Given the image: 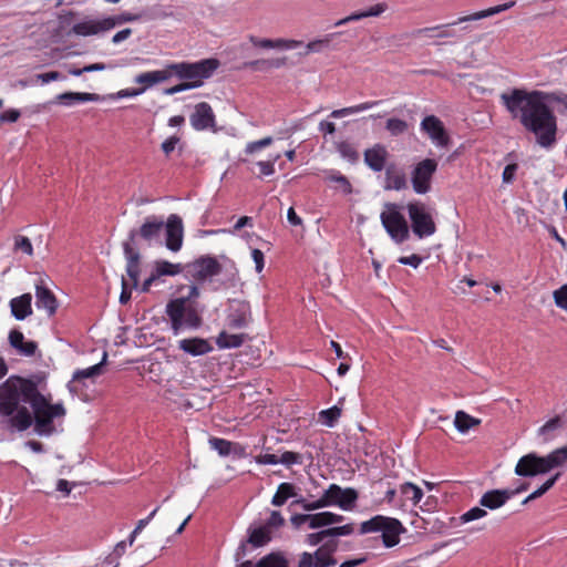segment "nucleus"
Returning a JSON list of instances; mask_svg holds the SVG:
<instances>
[{"label":"nucleus","instance_id":"1","mask_svg":"<svg viewBox=\"0 0 567 567\" xmlns=\"http://www.w3.org/2000/svg\"><path fill=\"white\" fill-rule=\"evenodd\" d=\"M512 120L534 135L536 144L551 150L558 141V120L550 102L561 104L567 114V94L513 87L499 95Z\"/></svg>","mask_w":567,"mask_h":567},{"label":"nucleus","instance_id":"2","mask_svg":"<svg viewBox=\"0 0 567 567\" xmlns=\"http://www.w3.org/2000/svg\"><path fill=\"white\" fill-rule=\"evenodd\" d=\"M37 389L34 382L19 377H10L0 385V415L7 429L23 432L32 425V413L21 403L30 404Z\"/></svg>","mask_w":567,"mask_h":567},{"label":"nucleus","instance_id":"3","mask_svg":"<svg viewBox=\"0 0 567 567\" xmlns=\"http://www.w3.org/2000/svg\"><path fill=\"white\" fill-rule=\"evenodd\" d=\"M566 463L567 445L551 451L546 456H538L535 453L522 456L515 466V474L524 477L536 476L538 474H546L556 467L564 466Z\"/></svg>","mask_w":567,"mask_h":567},{"label":"nucleus","instance_id":"4","mask_svg":"<svg viewBox=\"0 0 567 567\" xmlns=\"http://www.w3.org/2000/svg\"><path fill=\"white\" fill-rule=\"evenodd\" d=\"M566 463L567 445L551 451L546 456H538L535 453L522 456L515 466V474L524 477L536 476L538 474H546L556 467L564 466Z\"/></svg>","mask_w":567,"mask_h":567},{"label":"nucleus","instance_id":"5","mask_svg":"<svg viewBox=\"0 0 567 567\" xmlns=\"http://www.w3.org/2000/svg\"><path fill=\"white\" fill-rule=\"evenodd\" d=\"M359 494L353 487H341L338 484H330L323 491L321 497L313 502L306 499L298 501L302 508L307 512L316 511L328 506H338L342 511H352L355 507Z\"/></svg>","mask_w":567,"mask_h":567},{"label":"nucleus","instance_id":"6","mask_svg":"<svg viewBox=\"0 0 567 567\" xmlns=\"http://www.w3.org/2000/svg\"><path fill=\"white\" fill-rule=\"evenodd\" d=\"M30 405L33 411L34 431L39 435H51L54 432L53 419L65 415V409L62 403L51 404L38 389Z\"/></svg>","mask_w":567,"mask_h":567},{"label":"nucleus","instance_id":"7","mask_svg":"<svg viewBox=\"0 0 567 567\" xmlns=\"http://www.w3.org/2000/svg\"><path fill=\"white\" fill-rule=\"evenodd\" d=\"M166 315L171 321L174 334L183 329H196L202 323L198 303H190L188 299H173L166 305Z\"/></svg>","mask_w":567,"mask_h":567},{"label":"nucleus","instance_id":"8","mask_svg":"<svg viewBox=\"0 0 567 567\" xmlns=\"http://www.w3.org/2000/svg\"><path fill=\"white\" fill-rule=\"evenodd\" d=\"M220 62L215 58L204 59L197 62L171 63L173 76L185 80L193 89L199 87L219 68Z\"/></svg>","mask_w":567,"mask_h":567},{"label":"nucleus","instance_id":"9","mask_svg":"<svg viewBox=\"0 0 567 567\" xmlns=\"http://www.w3.org/2000/svg\"><path fill=\"white\" fill-rule=\"evenodd\" d=\"M514 4H515V2L511 1V2H506L503 4L495 6V7H491L485 10H481V11L474 12L468 16L460 17L457 20H455L451 23H447V24H441V25L419 29L415 31L414 34H415V37H423V38H427V39L454 38V37H456V32L454 30H452L451 27L463 23V22L476 21V20H481V19H485L488 17L498 14L503 11L511 9Z\"/></svg>","mask_w":567,"mask_h":567},{"label":"nucleus","instance_id":"10","mask_svg":"<svg viewBox=\"0 0 567 567\" xmlns=\"http://www.w3.org/2000/svg\"><path fill=\"white\" fill-rule=\"evenodd\" d=\"M379 532L381 533L383 545L391 548L399 544L400 534L404 532V527L399 519L383 515H375L360 525V534Z\"/></svg>","mask_w":567,"mask_h":567},{"label":"nucleus","instance_id":"11","mask_svg":"<svg viewBox=\"0 0 567 567\" xmlns=\"http://www.w3.org/2000/svg\"><path fill=\"white\" fill-rule=\"evenodd\" d=\"M380 219L386 234L394 243L402 244L410 238L409 224L399 204L386 203L380 214Z\"/></svg>","mask_w":567,"mask_h":567},{"label":"nucleus","instance_id":"12","mask_svg":"<svg viewBox=\"0 0 567 567\" xmlns=\"http://www.w3.org/2000/svg\"><path fill=\"white\" fill-rule=\"evenodd\" d=\"M413 234L417 238L430 237L435 234L436 225L431 209L422 202L414 200L406 205Z\"/></svg>","mask_w":567,"mask_h":567},{"label":"nucleus","instance_id":"13","mask_svg":"<svg viewBox=\"0 0 567 567\" xmlns=\"http://www.w3.org/2000/svg\"><path fill=\"white\" fill-rule=\"evenodd\" d=\"M338 545L337 539H328L313 554L302 553L297 567H334L338 561L333 555Z\"/></svg>","mask_w":567,"mask_h":567},{"label":"nucleus","instance_id":"14","mask_svg":"<svg viewBox=\"0 0 567 567\" xmlns=\"http://www.w3.org/2000/svg\"><path fill=\"white\" fill-rule=\"evenodd\" d=\"M437 169V162L425 158L419 162L411 172V183L416 194L423 195L431 190L432 177Z\"/></svg>","mask_w":567,"mask_h":567},{"label":"nucleus","instance_id":"15","mask_svg":"<svg viewBox=\"0 0 567 567\" xmlns=\"http://www.w3.org/2000/svg\"><path fill=\"white\" fill-rule=\"evenodd\" d=\"M187 268L188 272L196 281L204 282L219 275L223 270V265L216 257L207 255L195 259Z\"/></svg>","mask_w":567,"mask_h":567},{"label":"nucleus","instance_id":"16","mask_svg":"<svg viewBox=\"0 0 567 567\" xmlns=\"http://www.w3.org/2000/svg\"><path fill=\"white\" fill-rule=\"evenodd\" d=\"M51 280L48 277L39 276L35 282V306L45 310L48 316L55 315L59 302L50 287Z\"/></svg>","mask_w":567,"mask_h":567},{"label":"nucleus","instance_id":"17","mask_svg":"<svg viewBox=\"0 0 567 567\" xmlns=\"http://www.w3.org/2000/svg\"><path fill=\"white\" fill-rule=\"evenodd\" d=\"M251 321V309L249 302L245 300H230L226 323L230 329H243Z\"/></svg>","mask_w":567,"mask_h":567},{"label":"nucleus","instance_id":"18","mask_svg":"<svg viewBox=\"0 0 567 567\" xmlns=\"http://www.w3.org/2000/svg\"><path fill=\"white\" fill-rule=\"evenodd\" d=\"M421 131H423L432 143L437 147H446L450 144V136L444 127L443 122L435 115H427L421 122Z\"/></svg>","mask_w":567,"mask_h":567},{"label":"nucleus","instance_id":"19","mask_svg":"<svg viewBox=\"0 0 567 567\" xmlns=\"http://www.w3.org/2000/svg\"><path fill=\"white\" fill-rule=\"evenodd\" d=\"M165 228V245L171 251H178L183 245V221L182 218L175 214L168 216L167 221L164 223Z\"/></svg>","mask_w":567,"mask_h":567},{"label":"nucleus","instance_id":"20","mask_svg":"<svg viewBox=\"0 0 567 567\" xmlns=\"http://www.w3.org/2000/svg\"><path fill=\"white\" fill-rule=\"evenodd\" d=\"M189 122L195 131L214 130L216 117L212 106L207 102L196 104Z\"/></svg>","mask_w":567,"mask_h":567},{"label":"nucleus","instance_id":"21","mask_svg":"<svg viewBox=\"0 0 567 567\" xmlns=\"http://www.w3.org/2000/svg\"><path fill=\"white\" fill-rule=\"evenodd\" d=\"M164 228V220L155 215L145 218L144 223L140 227V230L135 229L130 231V243L134 241L135 237L140 235L144 240L151 243L153 239L158 238Z\"/></svg>","mask_w":567,"mask_h":567},{"label":"nucleus","instance_id":"22","mask_svg":"<svg viewBox=\"0 0 567 567\" xmlns=\"http://www.w3.org/2000/svg\"><path fill=\"white\" fill-rule=\"evenodd\" d=\"M249 42L252 47L262 49V50H292L302 45V41L295 39H267V38H258L256 35L250 34L248 37Z\"/></svg>","mask_w":567,"mask_h":567},{"label":"nucleus","instance_id":"23","mask_svg":"<svg viewBox=\"0 0 567 567\" xmlns=\"http://www.w3.org/2000/svg\"><path fill=\"white\" fill-rule=\"evenodd\" d=\"M123 251L126 259V274L132 282V287L136 288L140 277V254L130 241L123 243Z\"/></svg>","mask_w":567,"mask_h":567},{"label":"nucleus","instance_id":"24","mask_svg":"<svg viewBox=\"0 0 567 567\" xmlns=\"http://www.w3.org/2000/svg\"><path fill=\"white\" fill-rule=\"evenodd\" d=\"M105 96H102L96 93H87V92H64L58 94L54 99L55 103H60L65 106H71L76 103H85V102H101L104 101Z\"/></svg>","mask_w":567,"mask_h":567},{"label":"nucleus","instance_id":"25","mask_svg":"<svg viewBox=\"0 0 567 567\" xmlns=\"http://www.w3.org/2000/svg\"><path fill=\"white\" fill-rule=\"evenodd\" d=\"M112 29V23L102 20H85L75 23L72 27V32L76 35L87 37L97 34L100 32L109 31Z\"/></svg>","mask_w":567,"mask_h":567},{"label":"nucleus","instance_id":"26","mask_svg":"<svg viewBox=\"0 0 567 567\" xmlns=\"http://www.w3.org/2000/svg\"><path fill=\"white\" fill-rule=\"evenodd\" d=\"M171 78H173V71L171 70V63H168L162 70H155L138 74L135 78V83L144 84L143 89L146 90L147 87L165 82Z\"/></svg>","mask_w":567,"mask_h":567},{"label":"nucleus","instance_id":"27","mask_svg":"<svg viewBox=\"0 0 567 567\" xmlns=\"http://www.w3.org/2000/svg\"><path fill=\"white\" fill-rule=\"evenodd\" d=\"M515 495V492L509 489H492L483 494L480 499V505L488 509H497L502 507L509 498Z\"/></svg>","mask_w":567,"mask_h":567},{"label":"nucleus","instance_id":"28","mask_svg":"<svg viewBox=\"0 0 567 567\" xmlns=\"http://www.w3.org/2000/svg\"><path fill=\"white\" fill-rule=\"evenodd\" d=\"M388 151L385 146L375 144L364 152V162L373 172H381L388 158Z\"/></svg>","mask_w":567,"mask_h":567},{"label":"nucleus","instance_id":"29","mask_svg":"<svg viewBox=\"0 0 567 567\" xmlns=\"http://www.w3.org/2000/svg\"><path fill=\"white\" fill-rule=\"evenodd\" d=\"M11 315L17 320H24L32 315V296L31 293H23L10 300Z\"/></svg>","mask_w":567,"mask_h":567},{"label":"nucleus","instance_id":"30","mask_svg":"<svg viewBox=\"0 0 567 567\" xmlns=\"http://www.w3.org/2000/svg\"><path fill=\"white\" fill-rule=\"evenodd\" d=\"M9 343L20 354L31 357L35 353L38 344L34 341H24V336L19 330H11L9 333Z\"/></svg>","mask_w":567,"mask_h":567},{"label":"nucleus","instance_id":"31","mask_svg":"<svg viewBox=\"0 0 567 567\" xmlns=\"http://www.w3.org/2000/svg\"><path fill=\"white\" fill-rule=\"evenodd\" d=\"M178 348L190 355H203L212 351V347L205 339L189 338L178 342Z\"/></svg>","mask_w":567,"mask_h":567},{"label":"nucleus","instance_id":"32","mask_svg":"<svg viewBox=\"0 0 567 567\" xmlns=\"http://www.w3.org/2000/svg\"><path fill=\"white\" fill-rule=\"evenodd\" d=\"M344 519L342 515L332 512H321L317 514H309V525L311 529L327 527L337 523H341Z\"/></svg>","mask_w":567,"mask_h":567},{"label":"nucleus","instance_id":"33","mask_svg":"<svg viewBox=\"0 0 567 567\" xmlns=\"http://www.w3.org/2000/svg\"><path fill=\"white\" fill-rule=\"evenodd\" d=\"M406 177L402 169L390 165L385 169V189L402 190L406 188Z\"/></svg>","mask_w":567,"mask_h":567},{"label":"nucleus","instance_id":"34","mask_svg":"<svg viewBox=\"0 0 567 567\" xmlns=\"http://www.w3.org/2000/svg\"><path fill=\"white\" fill-rule=\"evenodd\" d=\"M385 10H386V4L385 3H377L375 6L371 7L368 10L355 12V13H352V14L343 18V19L338 20L334 23V25L336 27H340V25L347 24V23L352 22V21L361 20L363 18L378 17L381 13H383Z\"/></svg>","mask_w":567,"mask_h":567},{"label":"nucleus","instance_id":"35","mask_svg":"<svg viewBox=\"0 0 567 567\" xmlns=\"http://www.w3.org/2000/svg\"><path fill=\"white\" fill-rule=\"evenodd\" d=\"M287 58H276V59H261V60H255L249 61L244 64L245 68L250 70H269V69H279L287 64Z\"/></svg>","mask_w":567,"mask_h":567},{"label":"nucleus","instance_id":"36","mask_svg":"<svg viewBox=\"0 0 567 567\" xmlns=\"http://www.w3.org/2000/svg\"><path fill=\"white\" fill-rule=\"evenodd\" d=\"M380 104V101H367L353 106H348L339 110H334L330 113V117L332 118H341L348 115L357 114L360 112L368 111L373 109Z\"/></svg>","mask_w":567,"mask_h":567},{"label":"nucleus","instance_id":"37","mask_svg":"<svg viewBox=\"0 0 567 567\" xmlns=\"http://www.w3.org/2000/svg\"><path fill=\"white\" fill-rule=\"evenodd\" d=\"M245 339L246 334L244 333L233 334L221 331L216 338V344L220 349H233L240 347L245 342Z\"/></svg>","mask_w":567,"mask_h":567},{"label":"nucleus","instance_id":"38","mask_svg":"<svg viewBox=\"0 0 567 567\" xmlns=\"http://www.w3.org/2000/svg\"><path fill=\"white\" fill-rule=\"evenodd\" d=\"M248 533L249 536L247 542L254 547H261L271 539V532L265 525L249 528Z\"/></svg>","mask_w":567,"mask_h":567},{"label":"nucleus","instance_id":"39","mask_svg":"<svg viewBox=\"0 0 567 567\" xmlns=\"http://www.w3.org/2000/svg\"><path fill=\"white\" fill-rule=\"evenodd\" d=\"M154 274L157 278L162 276H176L183 271V266L181 264H173L167 260H156L154 262Z\"/></svg>","mask_w":567,"mask_h":567},{"label":"nucleus","instance_id":"40","mask_svg":"<svg viewBox=\"0 0 567 567\" xmlns=\"http://www.w3.org/2000/svg\"><path fill=\"white\" fill-rule=\"evenodd\" d=\"M104 358H106V354H104ZM103 360H105V359H103ZM103 363H104V361H102V362H100L97 364H94L92 367H89L86 369H83V370H76L73 373L72 381L69 382V384H68V388H69L70 392H72V393L75 392V388L73 385L74 381H79V380L87 379V378H93V377H96V375L101 374Z\"/></svg>","mask_w":567,"mask_h":567},{"label":"nucleus","instance_id":"41","mask_svg":"<svg viewBox=\"0 0 567 567\" xmlns=\"http://www.w3.org/2000/svg\"><path fill=\"white\" fill-rule=\"evenodd\" d=\"M295 495V486L291 483H281L272 496L271 504L274 506H282L288 498Z\"/></svg>","mask_w":567,"mask_h":567},{"label":"nucleus","instance_id":"42","mask_svg":"<svg viewBox=\"0 0 567 567\" xmlns=\"http://www.w3.org/2000/svg\"><path fill=\"white\" fill-rule=\"evenodd\" d=\"M399 491L401 495L411 501L414 506L417 505L423 497L422 489L411 482L401 484Z\"/></svg>","mask_w":567,"mask_h":567},{"label":"nucleus","instance_id":"43","mask_svg":"<svg viewBox=\"0 0 567 567\" xmlns=\"http://www.w3.org/2000/svg\"><path fill=\"white\" fill-rule=\"evenodd\" d=\"M561 426V419L559 415H556L538 429V435L542 436L545 442H548L554 439V432Z\"/></svg>","mask_w":567,"mask_h":567},{"label":"nucleus","instance_id":"44","mask_svg":"<svg viewBox=\"0 0 567 567\" xmlns=\"http://www.w3.org/2000/svg\"><path fill=\"white\" fill-rule=\"evenodd\" d=\"M281 155L279 153L271 155L266 161H258L255 165L258 167L259 173L257 174L258 178H264L267 176H271L275 174V164L280 159Z\"/></svg>","mask_w":567,"mask_h":567},{"label":"nucleus","instance_id":"45","mask_svg":"<svg viewBox=\"0 0 567 567\" xmlns=\"http://www.w3.org/2000/svg\"><path fill=\"white\" fill-rule=\"evenodd\" d=\"M480 422H481L480 420L468 415L464 411H457L455 414L454 424H455V427L461 433L467 432L471 427L478 425Z\"/></svg>","mask_w":567,"mask_h":567},{"label":"nucleus","instance_id":"46","mask_svg":"<svg viewBox=\"0 0 567 567\" xmlns=\"http://www.w3.org/2000/svg\"><path fill=\"white\" fill-rule=\"evenodd\" d=\"M255 567H288V561L280 553H271L262 557Z\"/></svg>","mask_w":567,"mask_h":567},{"label":"nucleus","instance_id":"47","mask_svg":"<svg viewBox=\"0 0 567 567\" xmlns=\"http://www.w3.org/2000/svg\"><path fill=\"white\" fill-rule=\"evenodd\" d=\"M340 416H341V409L338 408L337 405H334L330 409L322 410L319 413V421L323 425H326L328 427H332V426H334L336 422L339 420Z\"/></svg>","mask_w":567,"mask_h":567},{"label":"nucleus","instance_id":"48","mask_svg":"<svg viewBox=\"0 0 567 567\" xmlns=\"http://www.w3.org/2000/svg\"><path fill=\"white\" fill-rule=\"evenodd\" d=\"M385 128L392 136H399L408 131L409 125L404 120L391 117L386 121Z\"/></svg>","mask_w":567,"mask_h":567},{"label":"nucleus","instance_id":"49","mask_svg":"<svg viewBox=\"0 0 567 567\" xmlns=\"http://www.w3.org/2000/svg\"><path fill=\"white\" fill-rule=\"evenodd\" d=\"M559 476H560V473H557L554 476H551L550 478H548L540 487H538L536 491H534L532 494H529L523 501V504H527L528 502L543 496L547 491H549L555 485V483L559 478Z\"/></svg>","mask_w":567,"mask_h":567},{"label":"nucleus","instance_id":"50","mask_svg":"<svg viewBox=\"0 0 567 567\" xmlns=\"http://www.w3.org/2000/svg\"><path fill=\"white\" fill-rule=\"evenodd\" d=\"M354 523H348L342 526L326 528V534H328L329 539H336L339 536L352 535L354 533Z\"/></svg>","mask_w":567,"mask_h":567},{"label":"nucleus","instance_id":"51","mask_svg":"<svg viewBox=\"0 0 567 567\" xmlns=\"http://www.w3.org/2000/svg\"><path fill=\"white\" fill-rule=\"evenodd\" d=\"M208 442L210 447L215 450L220 456L230 455V447L233 449V442L219 437H210Z\"/></svg>","mask_w":567,"mask_h":567},{"label":"nucleus","instance_id":"52","mask_svg":"<svg viewBox=\"0 0 567 567\" xmlns=\"http://www.w3.org/2000/svg\"><path fill=\"white\" fill-rule=\"evenodd\" d=\"M13 240H14V243H13L14 251H21L28 256L33 255V246H32L31 240L28 237L22 236V235H17V236H14Z\"/></svg>","mask_w":567,"mask_h":567},{"label":"nucleus","instance_id":"53","mask_svg":"<svg viewBox=\"0 0 567 567\" xmlns=\"http://www.w3.org/2000/svg\"><path fill=\"white\" fill-rule=\"evenodd\" d=\"M331 35H327L323 39H316L306 44V51L303 55H308L310 53L321 52L323 49L328 48L330 44Z\"/></svg>","mask_w":567,"mask_h":567},{"label":"nucleus","instance_id":"54","mask_svg":"<svg viewBox=\"0 0 567 567\" xmlns=\"http://www.w3.org/2000/svg\"><path fill=\"white\" fill-rule=\"evenodd\" d=\"M274 140L271 136H266L261 140H258V141H254V142H249L246 144L245 146V153L247 155H252L255 154L256 152L265 148V147H268L272 144Z\"/></svg>","mask_w":567,"mask_h":567},{"label":"nucleus","instance_id":"55","mask_svg":"<svg viewBox=\"0 0 567 567\" xmlns=\"http://www.w3.org/2000/svg\"><path fill=\"white\" fill-rule=\"evenodd\" d=\"M486 515H487V512L484 508L475 506V507H472L471 509H468L467 512L463 513L460 516V522L462 524H466V523H470V522H473L476 519H481V518L485 517Z\"/></svg>","mask_w":567,"mask_h":567},{"label":"nucleus","instance_id":"56","mask_svg":"<svg viewBox=\"0 0 567 567\" xmlns=\"http://www.w3.org/2000/svg\"><path fill=\"white\" fill-rule=\"evenodd\" d=\"M141 19V16L140 14H133V13H130V12H124V13H121L116 17H109V18H105V21L112 23V29L117 25V24H122V23H125V22H134V21H137Z\"/></svg>","mask_w":567,"mask_h":567},{"label":"nucleus","instance_id":"57","mask_svg":"<svg viewBox=\"0 0 567 567\" xmlns=\"http://www.w3.org/2000/svg\"><path fill=\"white\" fill-rule=\"evenodd\" d=\"M285 524V518L278 511H271L270 516L265 523V526L272 533L274 529H278Z\"/></svg>","mask_w":567,"mask_h":567},{"label":"nucleus","instance_id":"58","mask_svg":"<svg viewBox=\"0 0 567 567\" xmlns=\"http://www.w3.org/2000/svg\"><path fill=\"white\" fill-rule=\"evenodd\" d=\"M279 461L281 464L286 466H291L293 464H301L302 463V456L301 454L297 452L291 451H285L281 456L279 457Z\"/></svg>","mask_w":567,"mask_h":567},{"label":"nucleus","instance_id":"59","mask_svg":"<svg viewBox=\"0 0 567 567\" xmlns=\"http://www.w3.org/2000/svg\"><path fill=\"white\" fill-rule=\"evenodd\" d=\"M554 301L563 310H567V284L554 291Z\"/></svg>","mask_w":567,"mask_h":567},{"label":"nucleus","instance_id":"60","mask_svg":"<svg viewBox=\"0 0 567 567\" xmlns=\"http://www.w3.org/2000/svg\"><path fill=\"white\" fill-rule=\"evenodd\" d=\"M324 539H329L328 534H326V529H321L317 533L308 534L306 537V543L309 546H317L320 543H322Z\"/></svg>","mask_w":567,"mask_h":567},{"label":"nucleus","instance_id":"61","mask_svg":"<svg viewBox=\"0 0 567 567\" xmlns=\"http://www.w3.org/2000/svg\"><path fill=\"white\" fill-rule=\"evenodd\" d=\"M21 116L19 110L10 109L0 114V124L1 123H16Z\"/></svg>","mask_w":567,"mask_h":567},{"label":"nucleus","instance_id":"62","mask_svg":"<svg viewBox=\"0 0 567 567\" xmlns=\"http://www.w3.org/2000/svg\"><path fill=\"white\" fill-rule=\"evenodd\" d=\"M423 261V258L416 254L410 256H402L398 259V262L405 266L417 268Z\"/></svg>","mask_w":567,"mask_h":567},{"label":"nucleus","instance_id":"63","mask_svg":"<svg viewBox=\"0 0 567 567\" xmlns=\"http://www.w3.org/2000/svg\"><path fill=\"white\" fill-rule=\"evenodd\" d=\"M517 168L518 166L515 163L506 165L502 175L503 182L506 184L513 183V181L515 179Z\"/></svg>","mask_w":567,"mask_h":567},{"label":"nucleus","instance_id":"64","mask_svg":"<svg viewBox=\"0 0 567 567\" xmlns=\"http://www.w3.org/2000/svg\"><path fill=\"white\" fill-rule=\"evenodd\" d=\"M251 258L255 262L256 271L259 274L265 267V256L260 249L254 248L251 250Z\"/></svg>","mask_w":567,"mask_h":567}]
</instances>
